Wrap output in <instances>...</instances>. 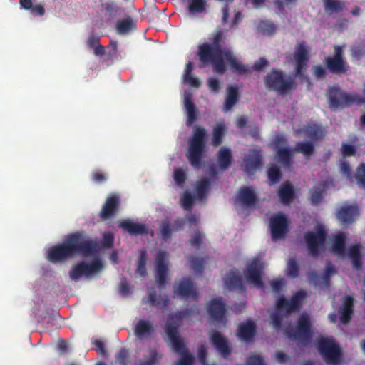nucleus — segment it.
<instances>
[{"instance_id":"4be33fe9","label":"nucleus","mask_w":365,"mask_h":365,"mask_svg":"<svg viewBox=\"0 0 365 365\" xmlns=\"http://www.w3.org/2000/svg\"><path fill=\"white\" fill-rule=\"evenodd\" d=\"M224 282L227 289L230 291H238L245 292L246 289L243 284L242 278L239 271L232 269L228 272L224 277Z\"/></svg>"},{"instance_id":"49530a36","label":"nucleus","mask_w":365,"mask_h":365,"mask_svg":"<svg viewBox=\"0 0 365 365\" xmlns=\"http://www.w3.org/2000/svg\"><path fill=\"white\" fill-rule=\"evenodd\" d=\"M206 0H190L188 9L190 14H200L205 11Z\"/></svg>"},{"instance_id":"680f3d73","label":"nucleus","mask_w":365,"mask_h":365,"mask_svg":"<svg viewBox=\"0 0 365 365\" xmlns=\"http://www.w3.org/2000/svg\"><path fill=\"white\" fill-rule=\"evenodd\" d=\"M190 244L192 246L199 248L202 243V235L199 230H196L195 231L194 235H192L190 239Z\"/></svg>"},{"instance_id":"f257e3e1","label":"nucleus","mask_w":365,"mask_h":365,"mask_svg":"<svg viewBox=\"0 0 365 365\" xmlns=\"http://www.w3.org/2000/svg\"><path fill=\"white\" fill-rule=\"evenodd\" d=\"M99 250L96 240H91L83 230L69 234L62 243L51 247L47 254V259L52 263L64 262L79 255L88 257L96 255Z\"/></svg>"},{"instance_id":"c756f323","label":"nucleus","mask_w":365,"mask_h":365,"mask_svg":"<svg viewBox=\"0 0 365 365\" xmlns=\"http://www.w3.org/2000/svg\"><path fill=\"white\" fill-rule=\"evenodd\" d=\"M184 106L187 112V124L192 125L197 118V109L192 100V94L186 92L184 95Z\"/></svg>"},{"instance_id":"c9c22d12","label":"nucleus","mask_w":365,"mask_h":365,"mask_svg":"<svg viewBox=\"0 0 365 365\" xmlns=\"http://www.w3.org/2000/svg\"><path fill=\"white\" fill-rule=\"evenodd\" d=\"M169 302V299L165 297L164 298L158 299L157 292L154 289H150L148 294V297L143 299V303L149 304L151 307H160L165 308Z\"/></svg>"},{"instance_id":"a18cd8bd","label":"nucleus","mask_w":365,"mask_h":365,"mask_svg":"<svg viewBox=\"0 0 365 365\" xmlns=\"http://www.w3.org/2000/svg\"><path fill=\"white\" fill-rule=\"evenodd\" d=\"M147 256L148 254L145 249H143L140 251L139 257L138 259V267L136 269V272L143 277L147 274Z\"/></svg>"},{"instance_id":"c03bdc74","label":"nucleus","mask_w":365,"mask_h":365,"mask_svg":"<svg viewBox=\"0 0 365 365\" xmlns=\"http://www.w3.org/2000/svg\"><path fill=\"white\" fill-rule=\"evenodd\" d=\"M311 191L312 204L314 205H319L323 200V195L325 192V185L324 184L318 185L314 186Z\"/></svg>"},{"instance_id":"8fccbe9b","label":"nucleus","mask_w":365,"mask_h":365,"mask_svg":"<svg viewBox=\"0 0 365 365\" xmlns=\"http://www.w3.org/2000/svg\"><path fill=\"white\" fill-rule=\"evenodd\" d=\"M210 187V180L208 178L200 180L196 186L197 196L200 198L203 197L208 192Z\"/></svg>"},{"instance_id":"412c9836","label":"nucleus","mask_w":365,"mask_h":365,"mask_svg":"<svg viewBox=\"0 0 365 365\" xmlns=\"http://www.w3.org/2000/svg\"><path fill=\"white\" fill-rule=\"evenodd\" d=\"M185 224V220L183 218L177 219L173 224H171L168 220H163L160 225L158 235L166 242L171 238L173 232L179 231Z\"/></svg>"},{"instance_id":"b1692460","label":"nucleus","mask_w":365,"mask_h":365,"mask_svg":"<svg viewBox=\"0 0 365 365\" xmlns=\"http://www.w3.org/2000/svg\"><path fill=\"white\" fill-rule=\"evenodd\" d=\"M211 343L220 353L222 357L227 358L231 354V348L228 344L227 340L219 331L212 333L210 337Z\"/></svg>"},{"instance_id":"e2e57ef3","label":"nucleus","mask_w":365,"mask_h":365,"mask_svg":"<svg viewBox=\"0 0 365 365\" xmlns=\"http://www.w3.org/2000/svg\"><path fill=\"white\" fill-rule=\"evenodd\" d=\"M356 150L353 145L344 143L341 147V153L344 158L354 156Z\"/></svg>"},{"instance_id":"f03ea898","label":"nucleus","mask_w":365,"mask_h":365,"mask_svg":"<svg viewBox=\"0 0 365 365\" xmlns=\"http://www.w3.org/2000/svg\"><path fill=\"white\" fill-rule=\"evenodd\" d=\"M197 55L201 68L211 64L214 71L217 73L224 74L226 71L224 58L230 69L237 75L250 73V67L239 62L231 51L217 49L209 43H205L199 46Z\"/></svg>"},{"instance_id":"4468645a","label":"nucleus","mask_w":365,"mask_h":365,"mask_svg":"<svg viewBox=\"0 0 365 365\" xmlns=\"http://www.w3.org/2000/svg\"><path fill=\"white\" fill-rule=\"evenodd\" d=\"M263 269L262 262L259 259H254L247 266L245 273L247 282L252 284L257 288L264 289V284L262 279Z\"/></svg>"},{"instance_id":"e433bc0d","label":"nucleus","mask_w":365,"mask_h":365,"mask_svg":"<svg viewBox=\"0 0 365 365\" xmlns=\"http://www.w3.org/2000/svg\"><path fill=\"white\" fill-rule=\"evenodd\" d=\"M136 29V25L130 16L120 19L116 23V31L120 35H126Z\"/></svg>"},{"instance_id":"ddd939ff","label":"nucleus","mask_w":365,"mask_h":365,"mask_svg":"<svg viewBox=\"0 0 365 365\" xmlns=\"http://www.w3.org/2000/svg\"><path fill=\"white\" fill-rule=\"evenodd\" d=\"M269 227L273 241L283 239L288 232V219L282 212L275 213L270 217Z\"/></svg>"},{"instance_id":"de8ad7c7","label":"nucleus","mask_w":365,"mask_h":365,"mask_svg":"<svg viewBox=\"0 0 365 365\" xmlns=\"http://www.w3.org/2000/svg\"><path fill=\"white\" fill-rule=\"evenodd\" d=\"M260 31L264 36H271L277 30L276 25L272 21H262L258 26Z\"/></svg>"},{"instance_id":"37998d69","label":"nucleus","mask_w":365,"mask_h":365,"mask_svg":"<svg viewBox=\"0 0 365 365\" xmlns=\"http://www.w3.org/2000/svg\"><path fill=\"white\" fill-rule=\"evenodd\" d=\"M345 242L346 238L343 234L336 235L332 246L333 252L339 255H344Z\"/></svg>"},{"instance_id":"3c124183","label":"nucleus","mask_w":365,"mask_h":365,"mask_svg":"<svg viewBox=\"0 0 365 365\" xmlns=\"http://www.w3.org/2000/svg\"><path fill=\"white\" fill-rule=\"evenodd\" d=\"M130 353L125 348L121 349L115 355V362L120 365H128Z\"/></svg>"},{"instance_id":"7c9ffc66","label":"nucleus","mask_w":365,"mask_h":365,"mask_svg":"<svg viewBox=\"0 0 365 365\" xmlns=\"http://www.w3.org/2000/svg\"><path fill=\"white\" fill-rule=\"evenodd\" d=\"M233 161L231 150L222 147L217 152V163L220 170L225 171L229 169Z\"/></svg>"},{"instance_id":"ea45409f","label":"nucleus","mask_w":365,"mask_h":365,"mask_svg":"<svg viewBox=\"0 0 365 365\" xmlns=\"http://www.w3.org/2000/svg\"><path fill=\"white\" fill-rule=\"evenodd\" d=\"M324 11L328 15L339 13L345 8V4L339 0H322Z\"/></svg>"},{"instance_id":"338daca9","label":"nucleus","mask_w":365,"mask_h":365,"mask_svg":"<svg viewBox=\"0 0 365 365\" xmlns=\"http://www.w3.org/2000/svg\"><path fill=\"white\" fill-rule=\"evenodd\" d=\"M268 66L269 61L265 58H260L259 60L254 63L252 68L256 71H262L266 66Z\"/></svg>"},{"instance_id":"6e6552de","label":"nucleus","mask_w":365,"mask_h":365,"mask_svg":"<svg viewBox=\"0 0 365 365\" xmlns=\"http://www.w3.org/2000/svg\"><path fill=\"white\" fill-rule=\"evenodd\" d=\"M284 332L290 339L299 340L304 344H308L312 335V323L309 314L302 313L297 322L296 327H287Z\"/></svg>"},{"instance_id":"4d7b16f0","label":"nucleus","mask_w":365,"mask_h":365,"mask_svg":"<svg viewBox=\"0 0 365 365\" xmlns=\"http://www.w3.org/2000/svg\"><path fill=\"white\" fill-rule=\"evenodd\" d=\"M356 179L361 187L365 188V164L361 163L357 168Z\"/></svg>"},{"instance_id":"4c0bfd02","label":"nucleus","mask_w":365,"mask_h":365,"mask_svg":"<svg viewBox=\"0 0 365 365\" xmlns=\"http://www.w3.org/2000/svg\"><path fill=\"white\" fill-rule=\"evenodd\" d=\"M86 45L93 50L96 56H103L106 53L105 47L100 43V36L96 35L93 31L88 36Z\"/></svg>"},{"instance_id":"6ab92c4d","label":"nucleus","mask_w":365,"mask_h":365,"mask_svg":"<svg viewBox=\"0 0 365 365\" xmlns=\"http://www.w3.org/2000/svg\"><path fill=\"white\" fill-rule=\"evenodd\" d=\"M167 258V252L164 250H159L155 256L156 274L155 279L159 288L163 289L166 284V278L168 273V265L165 263Z\"/></svg>"},{"instance_id":"aec40b11","label":"nucleus","mask_w":365,"mask_h":365,"mask_svg":"<svg viewBox=\"0 0 365 365\" xmlns=\"http://www.w3.org/2000/svg\"><path fill=\"white\" fill-rule=\"evenodd\" d=\"M120 204L118 196L112 195L107 197L99 212L101 220L106 221L113 217L118 212Z\"/></svg>"},{"instance_id":"69168bd1","label":"nucleus","mask_w":365,"mask_h":365,"mask_svg":"<svg viewBox=\"0 0 365 365\" xmlns=\"http://www.w3.org/2000/svg\"><path fill=\"white\" fill-rule=\"evenodd\" d=\"M336 273V270L331 262L327 263L322 278L324 281H329L330 277L334 275Z\"/></svg>"},{"instance_id":"f704fd0d","label":"nucleus","mask_w":365,"mask_h":365,"mask_svg":"<svg viewBox=\"0 0 365 365\" xmlns=\"http://www.w3.org/2000/svg\"><path fill=\"white\" fill-rule=\"evenodd\" d=\"M303 133L307 137L314 141L323 139L326 134L325 130L322 128V126L317 124H312L304 127Z\"/></svg>"},{"instance_id":"bb28decb","label":"nucleus","mask_w":365,"mask_h":365,"mask_svg":"<svg viewBox=\"0 0 365 365\" xmlns=\"http://www.w3.org/2000/svg\"><path fill=\"white\" fill-rule=\"evenodd\" d=\"M118 226L131 235H140L148 233L147 227L144 224L133 222L130 219L123 220L119 222Z\"/></svg>"},{"instance_id":"20e7f679","label":"nucleus","mask_w":365,"mask_h":365,"mask_svg":"<svg viewBox=\"0 0 365 365\" xmlns=\"http://www.w3.org/2000/svg\"><path fill=\"white\" fill-rule=\"evenodd\" d=\"M263 81L267 89L281 96L288 94L297 86V83L292 76L277 68H272L264 77Z\"/></svg>"},{"instance_id":"a878e982","label":"nucleus","mask_w":365,"mask_h":365,"mask_svg":"<svg viewBox=\"0 0 365 365\" xmlns=\"http://www.w3.org/2000/svg\"><path fill=\"white\" fill-rule=\"evenodd\" d=\"M256 334V325L252 321L241 323L237 328V336L244 341L252 342Z\"/></svg>"},{"instance_id":"9d476101","label":"nucleus","mask_w":365,"mask_h":365,"mask_svg":"<svg viewBox=\"0 0 365 365\" xmlns=\"http://www.w3.org/2000/svg\"><path fill=\"white\" fill-rule=\"evenodd\" d=\"M345 45H334V55L325 58V64L327 69L332 73L336 75L346 74L349 70L344 56Z\"/></svg>"},{"instance_id":"72a5a7b5","label":"nucleus","mask_w":365,"mask_h":365,"mask_svg":"<svg viewBox=\"0 0 365 365\" xmlns=\"http://www.w3.org/2000/svg\"><path fill=\"white\" fill-rule=\"evenodd\" d=\"M278 195L283 204L288 205L294 197V190L289 181L284 182L278 189Z\"/></svg>"},{"instance_id":"1a4fd4ad","label":"nucleus","mask_w":365,"mask_h":365,"mask_svg":"<svg viewBox=\"0 0 365 365\" xmlns=\"http://www.w3.org/2000/svg\"><path fill=\"white\" fill-rule=\"evenodd\" d=\"M304 238L308 253L313 257H318L327 239V231L324 227L322 225H317L314 231L307 232Z\"/></svg>"},{"instance_id":"09e8293b","label":"nucleus","mask_w":365,"mask_h":365,"mask_svg":"<svg viewBox=\"0 0 365 365\" xmlns=\"http://www.w3.org/2000/svg\"><path fill=\"white\" fill-rule=\"evenodd\" d=\"M191 268L197 273H202L205 266V258L200 257H190L189 258Z\"/></svg>"},{"instance_id":"0e129e2a","label":"nucleus","mask_w":365,"mask_h":365,"mask_svg":"<svg viewBox=\"0 0 365 365\" xmlns=\"http://www.w3.org/2000/svg\"><path fill=\"white\" fill-rule=\"evenodd\" d=\"M313 74L317 79H324L327 75L326 69L320 66L317 65L313 66L312 68Z\"/></svg>"},{"instance_id":"bf43d9fd","label":"nucleus","mask_w":365,"mask_h":365,"mask_svg":"<svg viewBox=\"0 0 365 365\" xmlns=\"http://www.w3.org/2000/svg\"><path fill=\"white\" fill-rule=\"evenodd\" d=\"M174 180L178 185H182L186 180V175L180 168H176L174 170Z\"/></svg>"},{"instance_id":"f8f14e48","label":"nucleus","mask_w":365,"mask_h":365,"mask_svg":"<svg viewBox=\"0 0 365 365\" xmlns=\"http://www.w3.org/2000/svg\"><path fill=\"white\" fill-rule=\"evenodd\" d=\"M103 264L98 257L94 258L90 264L81 261L73 265L69 271V277L73 281H78L83 275L88 277L103 269Z\"/></svg>"},{"instance_id":"473e14b6","label":"nucleus","mask_w":365,"mask_h":365,"mask_svg":"<svg viewBox=\"0 0 365 365\" xmlns=\"http://www.w3.org/2000/svg\"><path fill=\"white\" fill-rule=\"evenodd\" d=\"M154 332L152 324L147 320H139L134 329V334L139 339H143Z\"/></svg>"},{"instance_id":"c85d7f7f","label":"nucleus","mask_w":365,"mask_h":365,"mask_svg":"<svg viewBox=\"0 0 365 365\" xmlns=\"http://www.w3.org/2000/svg\"><path fill=\"white\" fill-rule=\"evenodd\" d=\"M184 106L187 112V124L192 125L197 118V109L192 100V94L186 92L184 95Z\"/></svg>"},{"instance_id":"a19ab883","label":"nucleus","mask_w":365,"mask_h":365,"mask_svg":"<svg viewBox=\"0 0 365 365\" xmlns=\"http://www.w3.org/2000/svg\"><path fill=\"white\" fill-rule=\"evenodd\" d=\"M225 132L226 128L223 123H218L214 126L212 138V145L213 146L217 147L222 143Z\"/></svg>"},{"instance_id":"393cba45","label":"nucleus","mask_w":365,"mask_h":365,"mask_svg":"<svg viewBox=\"0 0 365 365\" xmlns=\"http://www.w3.org/2000/svg\"><path fill=\"white\" fill-rule=\"evenodd\" d=\"M359 215L356 205H344L338 210L336 217L344 224H350L357 218Z\"/></svg>"},{"instance_id":"603ef678","label":"nucleus","mask_w":365,"mask_h":365,"mask_svg":"<svg viewBox=\"0 0 365 365\" xmlns=\"http://www.w3.org/2000/svg\"><path fill=\"white\" fill-rule=\"evenodd\" d=\"M351 56L353 58L359 60L365 56V43L354 45L351 48Z\"/></svg>"},{"instance_id":"39448f33","label":"nucleus","mask_w":365,"mask_h":365,"mask_svg":"<svg viewBox=\"0 0 365 365\" xmlns=\"http://www.w3.org/2000/svg\"><path fill=\"white\" fill-rule=\"evenodd\" d=\"M206 145V130L204 128L197 127L192 137L189 140L187 158L190 165L196 169L202 165V158Z\"/></svg>"},{"instance_id":"0eeeda50","label":"nucleus","mask_w":365,"mask_h":365,"mask_svg":"<svg viewBox=\"0 0 365 365\" xmlns=\"http://www.w3.org/2000/svg\"><path fill=\"white\" fill-rule=\"evenodd\" d=\"M317 348L327 365H338L342 362L341 349L334 339H318Z\"/></svg>"},{"instance_id":"2f4dec72","label":"nucleus","mask_w":365,"mask_h":365,"mask_svg":"<svg viewBox=\"0 0 365 365\" xmlns=\"http://www.w3.org/2000/svg\"><path fill=\"white\" fill-rule=\"evenodd\" d=\"M240 98L239 88L237 84L230 85L227 88V96L224 105V111L230 110L235 106Z\"/></svg>"},{"instance_id":"6e6d98bb","label":"nucleus","mask_w":365,"mask_h":365,"mask_svg":"<svg viewBox=\"0 0 365 365\" xmlns=\"http://www.w3.org/2000/svg\"><path fill=\"white\" fill-rule=\"evenodd\" d=\"M287 275L296 278L299 275V266L294 259H291L287 263Z\"/></svg>"},{"instance_id":"79ce46f5","label":"nucleus","mask_w":365,"mask_h":365,"mask_svg":"<svg viewBox=\"0 0 365 365\" xmlns=\"http://www.w3.org/2000/svg\"><path fill=\"white\" fill-rule=\"evenodd\" d=\"M267 177L269 185L278 183L282 178L280 168L275 164H271L267 168Z\"/></svg>"},{"instance_id":"58836bf2","label":"nucleus","mask_w":365,"mask_h":365,"mask_svg":"<svg viewBox=\"0 0 365 365\" xmlns=\"http://www.w3.org/2000/svg\"><path fill=\"white\" fill-rule=\"evenodd\" d=\"M294 151L302 154L305 158H309L314 153V145L309 140L297 142L294 147Z\"/></svg>"},{"instance_id":"a211bd4d","label":"nucleus","mask_w":365,"mask_h":365,"mask_svg":"<svg viewBox=\"0 0 365 365\" xmlns=\"http://www.w3.org/2000/svg\"><path fill=\"white\" fill-rule=\"evenodd\" d=\"M207 312L214 322L217 323H226V306L222 297L210 300L207 305Z\"/></svg>"},{"instance_id":"13d9d810","label":"nucleus","mask_w":365,"mask_h":365,"mask_svg":"<svg viewBox=\"0 0 365 365\" xmlns=\"http://www.w3.org/2000/svg\"><path fill=\"white\" fill-rule=\"evenodd\" d=\"M207 349L205 343H202L197 349V357L202 365H207Z\"/></svg>"},{"instance_id":"5701e85b","label":"nucleus","mask_w":365,"mask_h":365,"mask_svg":"<svg viewBox=\"0 0 365 365\" xmlns=\"http://www.w3.org/2000/svg\"><path fill=\"white\" fill-rule=\"evenodd\" d=\"M237 201L244 207H252L256 204L257 196L252 187L244 186L238 191Z\"/></svg>"},{"instance_id":"9b49d317","label":"nucleus","mask_w":365,"mask_h":365,"mask_svg":"<svg viewBox=\"0 0 365 365\" xmlns=\"http://www.w3.org/2000/svg\"><path fill=\"white\" fill-rule=\"evenodd\" d=\"M310 48L307 46L305 41H301L296 46L293 55L294 61V77L299 78H304V73L308 68V62L310 58Z\"/></svg>"},{"instance_id":"2eb2a0df","label":"nucleus","mask_w":365,"mask_h":365,"mask_svg":"<svg viewBox=\"0 0 365 365\" xmlns=\"http://www.w3.org/2000/svg\"><path fill=\"white\" fill-rule=\"evenodd\" d=\"M305 297L306 293L304 291L297 292L290 299H287L284 296H282L277 301V309L284 310L287 314L298 311L301 308L302 301Z\"/></svg>"},{"instance_id":"052dcab7","label":"nucleus","mask_w":365,"mask_h":365,"mask_svg":"<svg viewBox=\"0 0 365 365\" xmlns=\"http://www.w3.org/2000/svg\"><path fill=\"white\" fill-rule=\"evenodd\" d=\"M223 41V32L220 30L217 31L213 37L212 41L210 45L217 49H222V43Z\"/></svg>"},{"instance_id":"864d4df0","label":"nucleus","mask_w":365,"mask_h":365,"mask_svg":"<svg viewBox=\"0 0 365 365\" xmlns=\"http://www.w3.org/2000/svg\"><path fill=\"white\" fill-rule=\"evenodd\" d=\"M339 312H354V298L351 296L344 297L343 304L339 307Z\"/></svg>"},{"instance_id":"774afa93","label":"nucleus","mask_w":365,"mask_h":365,"mask_svg":"<svg viewBox=\"0 0 365 365\" xmlns=\"http://www.w3.org/2000/svg\"><path fill=\"white\" fill-rule=\"evenodd\" d=\"M114 244V236L112 233H105L103 236L102 245L104 247L111 248Z\"/></svg>"},{"instance_id":"dca6fc26","label":"nucleus","mask_w":365,"mask_h":365,"mask_svg":"<svg viewBox=\"0 0 365 365\" xmlns=\"http://www.w3.org/2000/svg\"><path fill=\"white\" fill-rule=\"evenodd\" d=\"M262 149H251L243 158L241 164L242 170L248 173L254 174L262 165Z\"/></svg>"},{"instance_id":"7ed1b4c3","label":"nucleus","mask_w":365,"mask_h":365,"mask_svg":"<svg viewBox=\"0 0 365 365\" xmlns=\"http://www.w3.org/2000/svg\"><path fill=\"white\" fill-rule=\"evenodd\" d=\"M192 309L178 311L168 317L165 323V332L169 337L174 351L181 355L177 365H193L194 357L185 346L183 339L178 333V322L192 313Z\"/></svg>"},{"instance_id":"423d86ee","label":"nucleus","mask_w":365,"mask_h":365,"mask_svg":"<svg viewBox=\"0 0 365 365\" xmlns=\"http://www.w3.org/2000/svg\"><path fill=\"white\" fill-rule=\"evenodd\" d=\"M329 106L331 109L345 108L354 103L363 104L365 99L358 94H351L338 86L329 87L327 91Z\"/></svg>"},{"instance_id":"5fc2aeb1","label":"nucleus","mask_w":365,"mask_h":365,"mask_svg":"<svg viewBox=\"0 0 365 365\" xmlns=\"http://www.w3.org/2000/svg\"><path fill=\"white\" fill-rule=\"evenodd\" d=\"M181 205L184 210L190 211L194 204V198L189 192H185L181 197Z\"/></svg>"},{"instance_id":"cd10ccee","label":"nucleus","mask_w":365,"mask_h":365,"mask_svg":"<svg viewBox=\"0 0 365 365\" xmlns=\"http://www.w3.org/2000/svg\"><path fill=\"white\" fill-rule=\"evenodd\" d=\"M294 154V148L288 146L277 147V150H276L277 161L287 168H290L292 164Z\"/></svg>"},{"instance_id":"f3484780","label":"nucleus","mask_w":365,"mask_h":365,"mask_svg":"<svg viewBox=\"0 0 365 365\" xmlns=\"http://www.w3.org/2000/svg\"><path fill=\"white\" fill-rule=\"evenodd\" d=\"M173 293L180 299H196L197 292L190 277H184L173 286Z\"/></svg>"}]
</instances>
